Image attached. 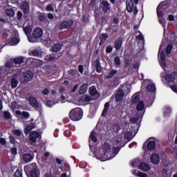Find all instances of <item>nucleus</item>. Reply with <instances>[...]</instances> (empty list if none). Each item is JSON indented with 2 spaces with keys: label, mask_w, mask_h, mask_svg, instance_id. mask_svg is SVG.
<instances>
[{
  "label": "nucleus",
  "mask_w": 177,
  "mask_h": 177,
  "mask_svg": "<svg viewBox=\"0 0 177 177\" xmlns=\"http://www.w3.org/2000/svg\"><path fill=\"white\" fill-rule=\"evenodd\" d=\"M120 147H113L112 149V153H111V147H110V144L104 143L100 149V151L96 153L95 157L97 160H100V161H107L114 158L116 154H118V151H120Z\"/></svg>",
  "instance_id": "nucleus-1"
},
{
  "label": "nucleus",
  "mask_w": 177,
  "mask_h": 177,
  "mask_svg": "<svg viewBox=\"0 0 177 177\" xmlns=\"http://www.w3.org/2000/svg\"><path fill=\"white\" fill-rule=\"evenodd\" d=\"M24 169L28 177H39V170L36 163L27 165Z\"/></svg>",
  "instance_id": "nucleus-2"
},
{
  "label": "nucleus",
  "mask_w": 177,
  "mask_h": 177,
  "mask_svg": "<svg viewBox=\"0 0 177 177\" xmlns=\"http://www.w3.org/2000/svg\"><path fill=\"white\" fill-rule=\"evenodd\" d=\"M83 112L81 108L72 109L69 113V118L72 121H80L82 118Z\"/></svg>",
  "instance_id": "nucleus-3"
},
{
  "label": "nucleus",
  "mask_w": 177,
  "mask_h": 177,
  "mask_svg": "<svg viewBox=\"0 0 177 177\" xmlns=\"http://www.w3.org/2000/svg\"><path fill=\"white\" fill-rule=\"evenodd\" d=\"M44 34V30L41 29V28H35L33 31L32 36H28V39L29 42H32L33 44H35L36 42H38V39L42 37Z\"/></svg>",
  "instance_id": "nucleus-4"
},
{
  "label": "nucleus",
  "mask_w": 177,
  "mask_h": 177,
  "mask_svg": "<svg viewBox=\"0 0 177 177\" xmlns=\"http://www.w3.org/2000/svg\"><path fill=\"white\" fill-rule=\"evenodd\" d=\"M159 63L162 68L165 70V68L167 67V63L165 62V52H164V50H162V44L160 45V47L159 48Z\"/></svg>",
  "instance_id": "nucleus-5"
},
{
  "label": "nucleus",
  "mask_w": 177,
  "mask_h": 177,
  "mask_svg": "<svg viewBox=\"0 0 177 177\" xmlns=\"http://www.w3.org/2000/svg\"><path fill=\"white\" fill-rule=\"evenodd\" d=\"M164 1L161 2L157 7L156 12L158 17L159 18V23L162 26V27H165V23H164V19H162V16L164 14L162 13V10L164 9Z\"/></svg>",
  "instance_id": "nucleus-6"
},
{
  "label": "nucleus",
  "mask_w": 177,
  "mask_h": 177,
  "mask_svg": "<svg viewBox=\"0 0 177 177\" xmlns=\"http://www.w3.org/2000/svg\"><path fill=\"white\" fill-rule=\"evenodd\" d=\"M33 77L34 74L31 71H26L20 75V80L22 82H29Z\"/></svg>",
  "instance_id": "nucleus-7"
},
{
  "label": "nucleus",
  "mask_w": 177,
  "mask_h": 177,
  "mask_svg": "<svg viewBox=\"0 0 177 177\" xmlns=\"http://www.w3.org/2000/svg\"><path fill=\"white\" fill-rule=\"evenodd\" d=\"M126 6L127 12L129 13L133 12L134 15H138V8L133 7V1H132V0H127Z\"/></svg>",
  "instance_id": "nucleus-8"
},
{
  "label": "nucleus",
  "mask_w": 177,
  "mask_h": 177,
  "mask_svg": "<svg viewBox=\"0 0 177 177\" xmlns=\"http://www.w3.org/2000/svg\"><path fill=\"white\" fill-rule=\"evenodd\" d=\"M74 26V21L70 19L68 21H65L62 22L59 26V30H64L66 28H69V27H73Z\"/></svg>",
  "instance_id": "nucleus-9"
},
{
  "label": "nucleus",
  "mask_w": 177,
  "mask_h": 177,
  "mask_svg": "<svg viewBox=\"0 0 177 177\" xmlns=\"http://www.w3.org/2000/svg\"><path fill=\"white\" fill-rule=\"evenodd\" d=\"M28 101L30 106H32L33 109H35V110H38L39 109V103H38V100H37V98L34 97H29L28 98Z\"/></svg>",
  "instance_id": "nucleus-10"
},
{
  "label": "nucleus",
  "mask_w": 177,
  "mask_h": 177,
  "mask_svg": "<svg viewBox=\"0 0 177 177\" xmlns=\"http://www.w3.org/2000/svg\"><path fill=\"white\" fill-rule=\"evenodd\" d=\"M22 161L24 162H30L34 159V153H26L22 155Z\"/></svg>",
  "instance_id": "nucleus-11"
},
{
  "label": "nucleus",
  "mask_w": 177,
  "mask_h": 177,
  "mask_svg": "<svg viewBox=\"0 0 177 177\" xmlns=\"http://www.w3.org/2000/svg\"><path fill=\"white\" fill-rule=\"evenodd\" d=\"M100 8L102 9L103 12L105 13H107L111 9V7L110 6V3L106 1H102V2L100 5Z\"/></svg>",
  "instance_id": "nucleus-12"
},
{
  "label": "nucleus",
  "mask_w": 177,
  "mask_h": 177,
  "mask_svg": "<svg viewBox=\"0 0 177 177\" xmlns=\"http://www.w3.org/2000/svg\"><path fill=\"white\" fill-rule=\"evenodd\" d=\"M39 136H41V134H39V132L32 131L30 133L29 139L30 142L35 143V142H37V139L39 138Z\"/></svg>",
  "instance_id": "nucleus-13"
},
{
  "label": "nucleus",
  "mask_w": 177,
  "mask_h": 177,
  "mask_svg": "<svg viewBox=\"0 0 177 177\" xmlns=\"http://www.w3.org/2000/svg\"><path fill=\"white\" fill-rule=\"evenodd\" d=\"M140 171H142V172H149L151 168L150 167V165L146 162H141L140 165L139 169Z\"/></svg>",
  "instance_id": "nucleus-14"
},
{
  "label": "nucleus",
  "mask_w": 177,
  "mask_h": 177,
  "mask_svg": "<svg viewBox=\"0 0 177 177\" xmlns=\"http://www.w3.org/2000/svg\"><path fill=\"white\" fill-rule=\"evenodd\" d=\"M177 75V72H174L170 74H167L165 76V80L167 82H174L175 81V77Z\"/></svg>",
  "instance_id": "nucleus-15"
},
{
  "label": "nucleus",
  "mask_w": 177,
  "mask_h": 177,
  "mask_svg": "<svg viewBox=\"0 0 177 177\" xmlns=\"http://www.w3.org/2000/svg\"><path fill=\"white\" fill-rule=\"evenodd\" d=\"M147 149L148 150H154L156 149V140L154 138H151L148 140Z\"/></svg>",
  "instance_id": "nucleus-16"
},
{
  "label": "nucleus",
  "mask_w": 177,
  "mask_h": 177,
  "mask_svg": "<svg viewBox=\"0 0 177 177\" xmlns=\"http://www.w3.org/2000/svg\"><path fill=\"white\" fill-rule=\"evenodd\" d=\"M151 162L155 165L160 162V156L157 153H153L151 156Z\"/></svg>",
  "instance_id": "nucleus-17"
},
{
  "label": "nucleus",
  "mask_w": 177,
  "mask_h": 177,
  "mask_svg": "<svg viewBox=\"0 0 177 177\" xmlns=\"http://www.w3.org/2000/svg\"><path fill=\"white\" fill-rule=\"evenodd\" d=\"M35 128V124L34 123H29L28 125H26L25 129H24V133L25 135H28L32 129Z\"/></svg>",
  "instance_id": "nucleus-18"
},
{
  "label": "nucleus",
  "mask_w": 177,
  "mask_h": 177,
  "mask_svg": "<svg viewBox=\"0 0 177 177\" xmlns=\"http://www.w3.org/2000/svg\"><path fill=\"white\" fill-rule=\"evenodd\" d=\"M94 66L96 68L97 73H102L103 71V68H102V66L100 65V60L99 59H95L94 62Z\"/></svg>",
  "instance_id": "nucleus-19"
},
{
  "label": "nucleus",
  "mask_w": 177,
  "mask_h": 177,
  "mask_svg": "<svg viewBox=\"0 0 177 177\" xmlns=\"http://www.w3.org/2000/svg\"><path fill=\"white\" fill-rule=\"evenodd\" d=\"M122 97H124V91L118 90L115 95L116 102H121V100H122Z\"/></svg>",
  "instance_id": "nucleus-20"
},
{
  "label": "nucleus",
  "mask_w": 177,
  "mask_h": 177,
  "mask_svg": "<svg viewBox=\"0 0 177 177\" xmlns=\"http://www.w3.org/2000/svg\"><path fill=\"white\" fill-rule=\"evenodd\" d=\"M10 71L7 69L5 66L0 67V76L1 77H6L8 74H10Z\"/></svg>",
  "instance_id": "nucleus-21"
},
{
  "label": "nucleus",
  "mask_w": 177,
  "mask_h": 177,
  "mask_svg": "<svg viewBox=\"0 0 177 177\" xmlns=\"http://www.w3.org/2000/svg\"><path fill=\"white\" fill-rule=\"evenodd\" d=\"M131 167L133 168H138L139 169L140 165L142 164V161L140 159H134L131 162Z\"/></svg>",
  "instance_id": "nucleus-22"
},
{
  "label": "nucleus",
  "mask_w": 177,
  "mask_h": 177,
  "mask_svg": "<svg viewBox=\"0 0 177 177\" xmlns=\"http://www.w3.org/2000/svg\"><path fill=\"white\" fill-rule=\"evenodd\" d=\"M132 174L134 176L147 177V174L140 171L139 170H132Z\"/></svg>",
  "instance_id": "nucleus-23"
},
{
  "label": "nucleus",
  "mask_w": 177,
  "mask_h": 177,
  "mask_svg": "<svg viewBox=\"0 0 177 177\" xmlns=\"http://www.w3.org/2000/svg\"><path fill=\"white\" fill-rule=\"evenodd\" d=\"M147 92H150V93H154L156 92V85L153 83H149L146 88Z\"/></svg>",
  "instance_id": "nucleus-24"
},
{
  "label": "nucleus",
  "mask_w": 177,
  "mask_h": 177,
  "mask_svg": "<svg viewBox=\"0 0 177 177\" xmlns=\"http://www.w3.org/2000/svg\"><path fill=\"white\" fill-rule=\"evenodd\" d=\"M137 110L138 111H140V113H144L145 114V102H143V101H140L137 104Z\"/></svg>",
  "instance_id": "nucleus-25"
},
{
  "label": "nucleus",
  "mask_w": 177,
  "mask_h": 177,
  "mask_svg": "<svg viewBox=\"0 0 177 177\" xmlns=\"http://www.w3.org/2000/svg\"><path fill=\"white\" fill-rule=\"evenodd\" d=\"M91 140H93L94 143H96V142H97V134L95 130H93L90 134L89 143H91Z\"/></svg>",
  "instance_id": "nucleus-26"
},
{
  "label": "nucleus",
  "mask_w": 177,
  "mask_h": 177,
  "mask_svg": "<svg viewBox=\"0 0 177 177\" xmlns=\"http://www.w3.org/2000/svg\"><path fill=\"white\" fill-rule=\"evenodd\" d=\"M80 102L82 103H88V102H92V97L89 95H83L80 98Z\"/></svg>",
  "instance_id": "nucleus-27"
},
{
  "label": "nucleus",
  "mask_w": 177,
  "mask_h": 177,
  "mask_svg": "<svg viewBox=\"0 0 177 177\" xmlns=\"http://www.w3.org/2000/svg\"><path fill=\"white\" fill-rule=\"evenodd\" d=\"M21 10H23L24 13H28L29 12V5L27 2H24L22 3L21 6Z\"/></svg>",
  "instance_id": "nucleus-28"
},
{
  "label": "nucleus",
  "mask_w": 177,
  "mask_h": 177,
  "mask_svg": "<svg viewBox=\"0 0 177 177\" xmlns=\"http://www.w3.org/2000/svg\"><path fill=\"white\" fill-rule=\"evenodd\" d=\"M88 92L91 96H96L97 95V90H96V86H95L90 87Z\"/></svg>",
  "instance_id": "nucleus-29"
},
{
  "label": "nucleus",
  "mask_w": 177,
  "mask_h": 177,
  "mask_svg": "<svg viewBox=\"0 0 177 177\" xmlns=\"http://www.w3.org/2000/svg\"><path fill=\"white\" fill-rule=\"evenodd\" d=\"M87 91H88V84H84L82 86H81L79 92L80 95H84V93H86Z\"/></svg>",
  "instance_id": "nucleus-30"
},
{
  "label": "nucleus",
  "mask_w": 177,
  "mask_h": 177,
  "mask_svg": "<svg viewBox=\"0 0 177 177\" xmlns=\"http://www.w3.org/2000/svg\"><path fill=\"white\" fill-rule=\"evenodd\" d=\"M143 115H144V112L140 113L138 114V115H137L136 117L130 119V122H138V121H139V119H140L143 117Z\"/></svg>",
  "instance_id": "nucleus-31"
},
{
  "label": "nucleus",
  "mask_w": 177,
  "mask_h": 177,
  "mask_svg": "<svg viewBox=\"0 0 177 177\" xmlns=\"http://www.w3.org/2000/svg\"><path fill=\"white\" fill-rule=\"evenodd\" d=\"M107 38H109V36L107 35V34H106V33L102 34L100 36V45H103L104 44V42L106 41V39H107Z\"/></svg>",
  "instance_id": "nucleus-32"
},
{
  "label": "nucleus",
  "mask_w": 177,
  "mask_h": 177,
  "mask_svg": "<svg viewBox=\"0 0 177 177\" xmlns=\"http://www.w3.org/2000/svg\"><path fill=\"white\" fill-rule=\"evenodd\" d=\"M109 107H110V105H109V102H106L104 105V109L102 113V117H106V115H107V111H109Z\"/></svg>",
  "instance_id": "nucleus-33"
},
{
  "label": "nucleus",
  "mask_w": 177,
  "mask_h": 177,
  "mask_svg": "<svg viewBox=\"0 0 177 177\" xmlns=\"http://www.w3.org/2000/svg\"><path fill=\"white\" fill-rule=\"evenodd\" d=\"M121 46H122V39H118L115 41V47L116 50H118V49H120L121 48Z\"/></svg>",
  "instance_id": "nucleus-34"
},
{
  "label": "nucleus",
  "mask_w": 177,
  "mask_h": 177,
  "mask_svg": "<svg viewBox=\"0 0 177 177\" xmlns=\"http://www.w3.org/2000/svg\"><path fill=\"white\" fill-rule=\"evenodd\" d=\"M11 88L12 89H15V88H16V86H17V85H19V81H17V80L15 77H12V79L11 80Z\"/></svg>",
  "instance_id": "nucleus-35"
},
{
  "label": "nucleus",
  "mask_w": 177,
  "mask_h": 177,
  "mask_svg": "<svg viewBox=\"0 0 177 177\" xmlns=\"http://www.w3.org/2000/svg\"><path fill=\"white\" fill-rule=\"evenodd\" d=\"M10 45H11V46H14V45H17V44H19V40L17 37H12L10 41Z\"/></svg>",
  "instance_id": "nucleus-36"
},
{
  "label": "nucleus",
  "mask_w": 177,
  "mask_h": 177,
  "mask_svg": "<svg viewBox=\"0 0 177 177\" xmlns=\"http://www.w3.org/2000/svg\"><path fill=\"white\" fill-rule=\"evenodd\" d=\"M124 138L128 140H131V139H133V134H132V131H127L124 133Z\"/></svg>",
  "instance_id": "nucleus-37"
},
{
  "label": "nucleus",
  "mask_w": 177,
  "mask_h": 177,
  "mask_svg": "<svg viewBox=\"0 0 177 177\" xmlns=\"http://www.w3.org/2000/svg\"><path fill=\"white\" fill-rule=\"evenodd\" d=\"M23 60H24L23 57H17L14 59L13 63L14 64H21V63H23Z\"/></svg>",
  "instance_id": "nucleus-38"
},
{
  "label": "nucleus",
  "mask_w": 177,
  "mask_h": 177,
  "mask_svg": "<svg viewBox=\"0 0 177 177\" xmlns=\"http://www.w3.org/2000/svg\"><path fill=\"white\" fill-rule=\"evenodd\" d=\"M6 14L7 16H9L10 17H13V16L15 15V10H13V9L12 8H8L6 10Z\"/></svg>",
  "instance_id": "nucleus-39"
},
{
  "label": "nucleus",
  "mask_w": 177,
  "mask_h": 177,
  "mask_svg": "<svg viewBox=\"0 0 177 177\" xmlns=\"http://www.w3.org/2000/svg\"><path fill=\"white\" fill-rule=\"evenodd\" d=\"M33 56H37V57H41L42 56V51L39 49L35 50L32 52Z\"/></svg>",
  "instance_id": "nucleus-40"
},
{
  "label": "nucleus",
  "mask_w": 177,
  "mask_h": 177,
  "mask_svg": "<svg viewBox=\"0 0 177 177\" xmlns=\"http://www.w3.org/2000/svg\"><path fill=\"white\" fill-rule=\"evenodd\" d=\"M62 46H63V45H62L61 44H55L54 46L53 47V51L59 52V50L62 49Z\"/></svg>",
  "instance_id": "nucleus-41"
},
{
  "label": "nucleus",
  "mask_w": 177,
  "mask_h": 177,
  "mask_svg": "<svg viewBox=\"0 0 177 177\" xmlns=\"http://www.w3.org/2000/svg\"><path fill=\"white\" fill-rule=\"evenodd\" d=\"M133 99V103H138L139 100H140V97L139 96V94L136 93L132 97Z\"/></svg>",
  "instance_id": "nucleus-42"
},
{
  "label": "nucleus",
  "mask_w": 177,
  "mask_h": 177,
  "mask_svg": "<svg viewBox=\"0 0 177 177\" xmlns=\"http://www.w3.org/2000/svg\"><path fill=\"white\" fill-rule=\"evenodd\" d=\"M55 59H56L55 57H54L52 55H49L46 56L45 61L46 62H55Z\"/></svg>",
  "instance_id": "nucleus-43"
},
{
  "label": "nucleus",
  "mask_w": 177,
  "mask_h": 177,
  "mask_svg": "<svg viewBox=\"0 0 177 177\" xmlns=\"http://www.w3.org/2000/svg\"><path fill=\"white\" fill-rule=\"evenodd\" d=\"M21 118L23 120H28V118H30V113H28V112H26V111L22 112Z\"/></svg>",
  "instance_id": "nucleus-44"
},
{
  "label": "nucleus",
  "mask_w": 177,
  "mask_h": 177,
  "mask_svg": "<svg viewBox=\"0 0 177 177\" xmlns=\"http://www.w3.org/2000/svg\"><path fill=\"white\" fill-rule=\"evenodd\" d=\"M15 177H23V171L21 169H17L15 173Z\"/></svg>",
  "instance_id": "nucleus-45"
},
{
  "label": "nucleus",
  "mask_w": 177,
  "mask_h": 177,
  "mask_svg": "<svg viewBox=\"0 0 177 177\" xmlns=\"http://www.w3.org/2000/svg\"><path fill=\"white\" fill-rule=\"evenodd\" d=\"M118 71L117 70H112L109 74L106 76V78H113L115 74H117Z\"/></svg>",
  "instance_id": "nucleus-46"
},
{
  "label": "nucleus",
  "mask_w": 177,
  "mask_h": 177,
  "mask_svg": "<svg viewBox=\"0 0 177 177\" xmlns=\"http://www.w3.org/2000/svg\"><path fill=\"white\" fill-rule=\"evenodd\" d=\"M13 64H15L14 62H8L5 64L4 66H5L6 68L9 70L10 68H12V67H13Z\"/></svg>",
  "instance_id": "nucleus-47"
},
{
  "label": "nucleus",
  "mask_w": 177,
  "mask_h": 177,
  "mask_svg": "<svg viewBox=\"0 0 177 177\" xmlns=\"http://www.w3.org/2000/svg\"><path fill=\"white\" fill-rule=\"evenodd\" d=\"M118 30V26L117 25L111 26L110 28L111 34H114V32H117Z\"/></svg>",
  "instance_id": "nucleus-48"
},
{
  "label": "nucleus",
  "mask_w": 177,
  "mask_h": 177,
  "mask_svg": "<svg viewBox=\"0 0 177 177\" xmlns=\"http://www.w3.org/2000/svg\"><path fill=\"white\" fill-rule=\"evenodd\" d=\"M114 63L116 66H120L121 65V59H120V57L116 56L114 58Z\"/></svg>",
  "instance_id": "nucleus-49"
},
{
  "label": "nucleus",
  "mask_w": 177,
  "mask_h": 177,
  "mask_svg": "<svg viewBox=\"0 0 177 177\" xmlns=\"http://www.w3.org/2000/svg\"><path fill=\"white\" fill-rule=\"evenodd\" d=\"M173 48H174V47H172V45L169 44V45L167 46V48H166V53H167V55H169V54L171 53V52H172Z\"/></svg>",
  "instance_id": "nucleus-50"
},
{
  "label": "nucleus",
  "mask_w": 177,
  "mask_h": 177,
  "mask_svg": "<svg viewBox=\"0 0 177 177\" xmlns=\"http://www.w3.org/2000/svg\"><path fill=\"white\" fill-rule=\"evenodd\" d=\"M171 110L170 109V108H165V117H169L170 114H171Z\"/></svg>",
  "instance_id": "nucleus-51"
},
{
  "label": "nucleus",
  "mask_w": 177,
  "mask_h": 177,
  "mask_svg": "<svg viewBox=\"0 0 177 177\" xmlns=\"http://www.w3.org/2000/svg\"><path fill=\"white\" fill-rule=\"evenodd\" d=\"M24 32L26 34V35H28V34H30L31 32V28L30 26H26L24 28Z\"/></svg>",
  "instance_id": "nucleus-52"
},
{
  "label": "nucleus",
  "mask_w": 177,
  "mask_h": 177,
  "mask_svg": "<svg viewBox=\"0 0 177 177\" xmlns=\"http://www.w3.org/2000/svg\"><path fill=\"white\" fill-rule=\"evenodd\" d=\"M46 104L48 107H52L53 106H55V104H56V103L53 101H47L46 102Z\"/></svg>",
  "instance_id": "nucleus-53"
},
{
  "label": "nucleus",
  "mask_w": 177,
  "mask_h": 177,
  "mask_svg": "<svg viewBox=\"0 0 177 177\" xmlns=\"http://www.w3.org/2000/svg\"><path fill=\"white\" fill-rule=\"evenodd\" d=\"M13 133H14V135H16L17 136H21L22 132L20 130H14Z\"/></svg>",
  "instance_id": "nucleus-54"
},
{
  "label": "nucleus",
  "mask_w": 177,
  "mask_h": 177,
  "mask_svg": "<svg viewBox=\"0 0 177 177\" xmlns=\"http://www.w3.org/2000/svg\"><path fill=\"white\" fill-rule=\"evenodd\" d=\"M116 145L118 146H121L122 145V138H118L116 140Z\"/></svg>",
  "instance_id": "nucleus-55"
},
{
  "label": "nucleus",
  "mask_w": 177,
  "mask_h": 177,
  "mask_svg": "<svg viewBox=\"0 0 177 177\" xmlns=\"http://www.w3.org/2000/svg\"><path fill=\"white\" fill-rule=\"evenodd\" d=\"M3 114L5 118H6L7 120H10V113L8 111H5Z\"/></svg>",
  "instance_id": "nucleus-56"
},
{
  "label": "nucleus",
  "mask_w": 177,
  "mask_h": 177,
  "mask_svg": "<svg viewBox=\"0 0 177 177\" xmlns=\"http://www.w3.org/2000/svg\"><path fill=\"white\" fill-rule=\"evenodd\" d=\"M39 21H44V20H45V14L44 13L40 14L39 16Z\"/></svg>",
  "instance_id": "nucleus-57"
},
{
  "label": "nucleus",
  "mask_w": 177,
  "mask_h": 177,
  "mask_svg": "<svg viewBox=\"0 0 177 177\" xmlns=\"http://www.w3.org/2000/svg\"><path fill=\"white\" fill-rule=\"evenodd\" d=\"M106 52L107 53H111V52H113V47H111V46H108L106 48Z\"/></svg>",
  "instance_id": "nucleus-58"
},
{
  "label": "nucleus",
  "mask_w": 177,
  "mask_h": 177,
  "mask_svg": "<svg viewBox=\"0 0 177 177\" xmlns=\"http://www.w3.org/2000/svg\"><path fill=\"white\" fill-rule=\"evenodd\" d=\"M10 143H12V145H15V143H16V139L15 138V137L10 136Z\"/></svg>",
  "instance_id": "nucleus-59"
},
{
  "label": "nucleus",
  "mask_w": 177,
  "mask_h": 177,
  "mask_svg": "<svg viewBox=\"0 0 177 177\" xmlns=\"http://www.w3.org/2000/svg\"><path fill=\"white\" fill-rule=\"evenodd\" d=\"M50 91V90L49 89V88H46L44 90H43L42 93H43V95H48Z\"/></svg>",
  "instance_id": "nucleus-60"
},
{
  "label": "nucleus",
  "mask_w": 177,
  "mask_h": 177,
  "mask_svg": "<svg viewBox=\"0 0 177 177\" xmlns=\"http://www.w3.org/2000/svg\"><path fill=\"white\" fill-rule=\"evenodd\" d=\"M46 10H47V12H52V10H53V7L50 5L47 6Z\"/></svg>",
  "instance_id": "nucleus-61"
},
{
  "label": "nucleus",
  "mask_w": 177,
  "mask_h": 177,
  "mask_svg": "<svg viewBox=\"0 0 177 177\" xmlns=\"http://www.w3.org/2000/svg\"><path fill=\"white\" fill-rule=\"evenodd\" d=\"M171 91H173V92H175L176 93H177V85H173L171 86Z\"/></svg>",
  "instance_id": "nucleus-62"
},
{
  "label": "nucleus",
  "mask_w": 177,
  "mask_h": 177,
  "mask_svg": "<svg viewBox=\"0 0 177 177\" xmlns=\"http://www.w3.org/2000/svg\"><path fill=\"white\" fill-rule=\"evenodd\" d=\"M78 70H79L80 73H81V74H82L84 73V66L79 65Z\"/></svg>",
  "instance_id": "nucleus-63"
},
{
  "label": "nucleus",
  "mask_w": 177,
  "mask_h": 177,
  "mask_svg": "<svg viewBox=\"0 0 177 177\" xmlns=\"http://www.w3.org/2000/svg\"><path fill=\"white\" fill-rule=\"evenodd\" d=\"M79 167H80V168H82V169L86 168V162H80Z\"/></svg>",
  "instance_id": "nucleus-64"
}]
</instances>
